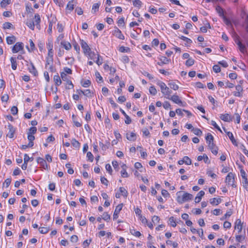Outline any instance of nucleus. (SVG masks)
<instances>
[{"label":"nucleus","mask_w":248,"mask_h":248,"mask_svg":"<svg viewBox=\"0 0 248 248\" xmlns=\"http://www.w3.org/2000/svg\"><path fill=\"white\" fill-rule=\"evenodd\" d=\"M166 98L181 106H184L183 102L181 101L179 97L176 94H174L172 96L170 95L169 96H166Z\"/></svg>","instance_id":"39448f33"},{"label":"nucleus","mask_w":248,"mask_h":248,"mask_svg":"<svg viewBox=\"0 0 248 248\" xmlns=\"http://www.w3.org/2000/svg\"><path fill=\"white\" fill-rule=\"evenodd\" d=\"M46 47L48 50L53 49V42L51 40L48 39L46 43Z\"/></svg>","instance_id":"37998d69"},{"label":"nucleus","mask_w":248,"mask_h":248,"mask_svg":"<svg viewBox=\"0 0 248 248\" xmlns=\"http://www.w3.org/2000/svg\"><path fill=\"white\" fill-rule=\"evenodd\" d=\"M73 1H70L66 6V9L69 10L70 11H72L74 8V5L73 3Z\"/></svg>","instance_id":"c9c22d12"},{"label":"nucleus","mask_w":248,"mask_h":248,"mask_svg":"<svg viewBox=\"0 0 248 248\" xmlns=\"http://www.w3.org/2000/svg\"><path fill=\"white\" fill-rule=\"evenodd\" d=\"M123 207V204L121 203L118 204L115 208V211L113 214V219H116L119 217V214L120 212L122 210V208Z\"/></svg>","instance_id":"9d476101"},{"label":"nucleus","mask_w":248,"mask_h":248,"mask_svg":"<svg viewBox=\"0 0 248 248\" xmlns=\"http://www.w3.org/2000/svg\"><path fill=\"white\" fill-rule=\"evenodd\" d=\"M86 54H88L90 57V59L94 60L96 58V54L94 52H92L91 50L90 52H88Z\"/></svg>","instance_id":"338daca9"},{"label":"nucleus","mask_w":248,"mask_h":248,"mask_svg":"<svg viewBox=\"0 0 248 248\" xmlns=\"http://www.w3.org/2000/svg\"><path fill=\"white\" fill-rule=\"evenodd\" d=\"M208 147H209L210 149L211 150L213 154H214L215 155H217V154L218 148L215 145L214 143L213 144L212 146V144L208 145Z\"/></svg>","instance_id":"b1692460"},{"label":"nucleus","mask_w":248,"mask_h":248,"mask_svg":"<svg viewBox=\"0 0 248 248\" xmlns=\"http://www.w3.org/2000/svg\"><path fill=\"white\" fill-rule=\"evenodd\" d=\"M243 183V187L248 191V179H246L245 180H244Z\"/></svg>","instance_id":"774afa93"},{"label":"nucleus","mask_w":248,"mask_h":248,"mask_svg":"<svg viewBox=\"0 0 248 248\" xmlns=\"http://www.w3.org/2000/svg\"><path fill=\"white\" fill-rule=\"evenodd\" d=\"M180 38L186 41L187 44H190L192 42V40L190 39H189L187 37H185L184 36H181V37H180Z\"/></svg>","instance_id":"864d4df0"},{"label":"nucleus","mask_w":248,"mask_h":248,"mask_svg":"<svg viewBox=\"0 0 248 248\" xmlns=\"http://www.w3.org/2000/svg\"><path fill=\"white\" fill-rule=\"evenodd\" d=\"M121 174L122 177L124 178H126L129 176L126 170L124 169H122V170L121 171Z\"/></svg>","instance_id":"680f3d73"},{"label":"nucleus","mask_w":248,"mask_h":248,"mask_svg":"<svg viewBox=\"0 0 248 248\" xmlns=\"http://www.w3.org/2000/svg\"><path fill=\"white\" fill-rule=\"evenodd\" d=\"M149 92L151 94L155 95L157 93V90L154 86H151L149 88Z\"/></svg>","instance_id":"09e8293b"},{"label":"nucleus","mask_w":248,"mask_h":248,"mask_svg":"<svg viewBox=\"0 0 248 248\" xmlns=\"http://www.w3.org/2000/svg\"><path fill=\"white\" fill-rule=\"evenodd\" d=\"M28 69L30 72L33 76H37L38 75V72L32 62H31V67H29Z\"/></svg>","instance_id":"2eb2a0df"},{"label":"nucleus","mask_w":248,"mask_h":248,"mask_svg":"<svg viewBox=\"0 0 248 248\" xmlns=\"http://www.w3.org/2000/svg\"><path fill=\"white\" fill-rule=\"evenodd\" d=\"M36 131H37V128L36 127H34V126L31 127L29 129V132L28 133V134H30L31 135H33L36 133Z\"/></svg>","instance_id":"6e6d98bb"},{"label":"nucleus","mask_w":248,"mask_h":248,"mask_svg":"<svg viewBox=\"0 0 248 248\" xmlns=\"http://www.w3.org/2000/svg\"><path fill=\"white\" fill-rule=\"evenodd\" d=\"M13 26V25L10 23V22H5L3 24V28L4 29H9L10 28H11Z\"/></svg>","instance_id":"49530a36"},{"label":"nucleus","mask_w":248,"mask_h":248,"mask_svg":"<svg viewBox=\"0 0 248 248\" xmlns=\"http://www.w3.org/2000/svg\"><path fill=\"white\" fill-rule=\"evenodd\" d=\"M157 84L160 87L162 93L165 96H169L171 93V91L166 86L165 83L162 81H158Z\"/></svg>","instance_id":"f257e3e1"},{"label":"nucleus","mask_w":248,"mask_h":248,"mask_svg":"<svg viewBox=\"0 0 248 248\" xmlns=\"http://www.w3.org/2000/svg\"><path fill=\"white\" fill-rule=\"evenodd\" d=\"M97 59L95 61V62L98 65H100L102 64L103 62V59L98 55H97Z\"/></svg>","instance_id":"0e129e2a"},{"label":"nucleus","mask_w":248,"mask_h":248,"mask_svg":"<svg viewBox=\"0 0 248 248\" xmlns=\"http://www.w3.org/2000/svg\"><path fill=\"white\" fill-rule=\"evenodd\" d=\"M227 135L229 137V138L230 140H231V142H232V143L234 145L237 146L238 145L237 142L236 140H235L232 133L231 132H227Z\"/></svg>","instance_id":"a211bd4d"},{"label":"nucleus","mask_w":248,"mask_h":248,"mask_svg":"<svg viewBox=\"0 0 248 248\" xmlns=\"http://www.w3.org/2000/svg\"><path fill=\"white\" fill-rule=\"evenodd\" d=\"M168 85L170 88L175 91L179 89V86L174 82L171 81L169 83Z\"/></svg>","instance_id":"c85d7f7f"},{"label":"nucleus","mask_w":248,"mask_h":248,"mask_svg":"<svg viewBox=\"0 0 248 248\" xmlns=\"http://www.w3.org/2000/svg\"><path fill=\"white\" fill-rule=\"evenodd\" d=\"M91 83V82L90 80L87 79L84 82L81 83V84L83 87L86 88L89 87Z\"/></svg>","instance_id":"bf43d9fd"},{"label":"nucleus","mask_w":248,"mask_h":248,"mask_svg":"<svg viewBox=\"0 0 248 248\" xmlns=\"http://www.w3.org/2000/svg\"><path fill=\"white\" fill-rule=\"evenodd\" d=\"M213 69L214 71L216 73H219L221 71L220 67L218 65H214L213 67Z\"/></svg>","instance_id":"052dcab7"},{"label":"nucleus","mask_w":248,"mask_h":248,"mask_svg":"<svg viewBox=\"0 0 248 248\" xmlns=\"http://www.w3.org/2000/svg\"><path fill=\"white\" fill-rule=\"evenodd\" d=\"M10 61L11 62L12 68L15 70L17 68V63L16 58H14L13 57H11Z\"/></svg>","instance_id":"a878e982"},{"label":"nucleus","mask_w":248,"mask_h":248,"mask_svg":"<svg viewBox=\"0 0 248 248\" xmlns=\"http://www.w3.org/2000/svg\"><path fill=\"white\" fill-rule=\"evenodd\" d=\"M120 193L124 197H126L128 192L126 189L123 187H120L119 188Z\"/></svg>","instance_id":"4c0bfd02"},{"label":"nucleus","mask_w":248,"mask_h":248,"mask_svg":"<svg viewBox=\"0 0 248 248\" xmlns=\"http://www.w3.org/2000/svg\"><path fill=\"white\" fill-rule=\"evenodd\" d=\"M220 118L225 121V122H230L231 121H232V119H231V116H230V115L229 114H222L220 115Z\"/></svg>","instance_id":"6ab92c4d"},{"label":"nucleus","mask_w":248,"mask_h":248,"mask_svg":"<svg viewBox=\"0 0 248 248\" xmlns=\"http://www.w3.org/2000/svg\"><path fill=\"white\" fill-rule=\"evenodd\" d=\"M205 193L203 190L200 191L195 197V202L196 203H199L202 200V197L204 196Z\"/></svg>","instance_id":"f3484780"},{"label":"nucleus","mask_w":248,"mask_h":248,"mask_svg":"<svg viewBox=\"0 0 248 248\" xmlns=\"http://www.w3.org/2000/svg\"><path fill=\"white\" fill-rule=\"evenodd\" d=\"M234 228L235 230H238L239 233L241 232L242 229V225L240 219H238L236 220L235 223Z\"/></svg>","instance_id":"dca6fc26"},{"label":"nucleus","mask_w":248,"mask_h":248,"mask_svg":"<svg viewBox=\"0 0 248 248\" xmlns=\"http://www.w3.org/2000/svg\"><path fill=\"white\" fill-rule=\"evenodd\" d=\"M34 23L36 26L37 28L39 30L40 29V22H41V17L40 15L38 14H36L34 15Z\"/></svg>","instance_id":"f8f14e48"},{"label":"nucleus","mask_w":248,"mask_h":248,"mask_svg":"<svg viewBox=\"0 0 248 248\" xmlns=\"http://www.w3.org/2000/svg\"><path fill=\"white\" fill-rule=\"evenodd\" d=\"M126 138H127V139L129 140L134 141L136 139V135L134 133L131 132L129 135L127 134Z\"/></svg>","instance_id":"c756f323"},{"label":"nucleus","mask_w":248,"mask_h":248,"mask_svg":"<svg viewBox=\"0 0 248 248\" xmlns=\"http://www.w3.org/2000/svg\"><path fill=\"white\" fill-rule=\"evenodd\" d=\"M159 60L160 62H157V64L159 65H162L164 64H168L170 62V59H168L165 56H162L159 58Z\"/></svg>","instance_id":"ddd939ff"},{"label":"nucleus","mask_w":248,"mask_h":248,"mask_svg":"<svg viewBox=\"0 0 248 248\" xmlns=\"http://www.w3.org/2000/svg\"><path fill=\"white\" fill-rule=\"evenodd\" d=\"M130 232L131 234L136 237H139L141 235L140 232L139 231H136L133 227V228L130 229Z\"/></svg>","instance_id":"bb28decb"},{"label":"nucleus","mask_w":248,"mask_h":248,"mask_svg":"<svg viewBox=\"0 0 248 248\" xmlns=\"http://www.w3.org/2000/svg\"><path fill=\"white\" fill-rule=\"evenodd\" d=\"M183 161H184V163L186 165H190L191 164V160L189 158V157L187 156H185L183 158Z\"/></svg>","instance_id":"a18cd8bd"},{"label":"nucleus","mask_w":248,"mask_h":248,"mask_svg":"<svg viewBox=\"0 0 248 248\" xmlns=\"http://www.w3.org/2000/svg\"><path fill=\"white\" fill-rule=\"evenodd\" d=\"M240 173H241V175L242 178L244 180H245L246 179H248L247 174L244 170L241 169L240 170Z\"/></svg>","instance_id":"e2e57ef3"},{"label":"nucleus","mask_w":248,"mask_h":248,"mask_svg":"<svg viewBox=\"0 0 248 248\" xmlns=\"http://www.w3.org/2000/svg\"><path fill=\"white\" fill-rule=\"evenodd\" d=\"M205 140L208 145L211 144H212V146L213 145V144L214 143V137L211 134L208 133L205 137Z\"/></svg>","instance_id":"4468645a"},{"label":"nucleus","mask_w":248,"mask_h":248,"mask_svg":"<svg viewBox=\"0 0 248 248\" xmlns=\"http://www.w3.org/2000/svg\"><path fill=\"white\" fill-rule=\"evenodd\" d=\"M112 34L120 39H124V36L122 34V31L116 27H115L114 30L112 31Z\"/></svg>","instance_id":"0eeeda50"},{"label":"nucleus","mask_w":248,"mask_h":248,"mask_svg":"<svg viewBox=\"0 0 248 248\" xmlns=\"http://www.w3.org/2000/svg\"><path fill=\"white\" fill-rule=\"evenodd\" d=\"M61 45L67 50H70L72 47V46L70 43L64 41H62Z\"/></svg>","instance_id":"412c9836"},{"label":"nucleus","mask_w":248,"mask_h":248,"mask_svg":"<svg viewBox=\"0 0 248 248\" xmlns=\"http://www.w3.org/2000/svg\"><path fill=\"white\" fill-rule=\"evenodd\" d=\"M99 145L102 150L106 151L107 149L108 148V147L110 145V143H109V142H108V145H107V144H104L103 142L100 141Z\"/></svg>","instance_id":"2f4dec72"},{"label":"nucleus","mask_w":248,"mask_h":248,"mask_svg":"<svg viewBox=\"0 0 248 248\" xmlns=\"http://www.w3.org/2000/svg\"><path fill=\"white\" fill-rule=\"evenodd\" d=\"M61 77L63 81H67L68 80H69L68 76L64 72L61 73Z\"/></svg>","instance_id":"8fccbe9b"},{"label":"nucleus","mask_w":248,"mask_h":248,"mask_svg":"<svg viewBox=\"0 0 248 248\" xmlns=\"http://www.w3.org/2000/svg\"><path fill=\"white\" fill-rule=\"evenodd\" d=\"M11 3V0H2L0 2L1 7H5L7 5Z\"/></svg>","instance_id":"ea45409f"},{"label":"nucleus","mask_w":248,"mask_h":248,"mask_svg":"<svg viewBox=\"0 0 248 248\" xmlns=\"http://www.w3.org/2000/svg\"><path fill=\"white\" fill-rule=\"evenodd\" d=\"M80 45L83 50V52L85 54H86L88 52H90V51L91 50L87 43L84 40H81Z\"/></svg>","instance_id":"1a4fd4ad"},{"label":"nucleus","mask_w":248,"mask_h":248,"mask_svg":"<svg viewBox=\"0 0 248 248\" xmlns=\"http://www.w3.org/2000/svg\"><path fill=\"white\" fill-rule=\"evenodd\" d=\"M30 44L31 49H30V48L28 46H27L26 47L28 49V51L29 52H31V51H33L34 50V49L35 48V45L33 43V42L32 41V40H31V39L30 40Z\"/></svg>","instance_id":"a19ab883"},{"label":"nucleus","mask_w":248,"mask_h":248,"mask_svg":"<svg viewBox=\"0 0 248 248\" xmlns=\"http://www.w3.org/2000/svg\"><path fill=\"white\" fill-rule=\"evenodd\" d=\"M216 11L219 14V15L221 17L224 16V10L220 6H217L216 7Z\"/></svg>","instance_id":"cd10ccee"},{"label":"nucleus","mask_w":248,"mask_h":248,"mask_svg":"<svg viewBox=\"0 0 248 248\" xmlns=\"http://www.w3.org/2000/svg\"><path fill=\"white\" fill-rule=\"evenodd\" d=\"M226 182L228 185L233 187H236V185L234 184V175L232 172H229L226 177Z\"/></svg>","instance_id":"20e7f679"},{"label":"nucleus","mask_w":248,"mask_h":248,"mask_svg":"<svg viewBox=\"0 0 248 248\" xmlns=\"http://www.w3.org/2000/svg\"><path fill=\"white\" fill-rule=\"evenodd\" d=\"M53 80L56 86H58L60 85L62 83V81L60 78V77L58 74L54 75Z\"/></svg>","instance_id":"393cba45"},{"label":"nucleus","mask_w":248,"mask_h":248,"mask_svg":"<svg viewBox=\"0 0 248 248\" xmlns=\"http://www.w3.org/2000/svg\"><path fill=\"white\" fill-rule=\"evenodd\" d=\"M78 236L76 235H73L70 238V241L72 243H76L78 241Z\"/></svg>","instance_id":"4d7b16f0"},{"label":"nucleus","mask_w":248,"mask_h":248,"mask_svg":"<svg viewBox=\"0 0 248 248\" xmlns=\"http://www.w3.org/2000/svg\"><path fill=\"white\" fill-rule=\"evenodd\" d=\"M100 6V4L96 3H94L92 8V12L95 13L96 12L98 11L99 10V8Z\"/></svg>","instance_id":"79ce46f5"},{"label":"nucleus","mask_w":248,"mask_h":248,"mask_svg":"<svg viewBox=\"0 0 248 248\" xmlns=\"http://www.w3.org/2000/svg\"><path fill=\"white\" fill-rule=\"evenodd\" d=\"M11 112L13 115H16V114H17L18 112L17 108L16 106L12 107L11 109Z\"/></svg>","instance_id":"5fc2aeb1"},{"label":"nucleus","mask_w":248,"mask_h":248,"mask_svg":"<svg viewBox=\"0 0 248 248\" xmlns=\"http://www.w3.org/2000/svg\"><path fill=\"white\" fill-rule=\"evenodd\" d=\"M185 64L187 66H191L194 64V60L192 58H189L186 61Z\"/></svg>","instance_id":"58836bf2"},{"label":"nucleus","mask_w":248,"mask_h":248,"mask_svg":"<svg viewBox=\"0 0 248 248\" xmlns=\"http://www.w3.org/2000/svg\"><path fill=\"white\" fill-rule=\"evenodd\" d=\"M169 221L171 226L173 227H175L176 226L177 224L175 221L174 218L173 217H170L169 218Z\"/></svg>","instance_id":"3c124183"},{"label":"nucleus","mask_w":248,"mask_h":248,"mask_svg":"<svg viewBox=\"0 0 248 248\" xmlns=\"http://www.w3.org/2000/svg\"><path fill=\"white\" fill-rule=\"evenodd\" d=\"M26 25L31 30H34V26H35V23L34 21L29 20L27 21L26 23Z\"/></svg>","instance_id":"7c9ffc66"},{"label":"nucleus","mask_w":248,"mask_h":248,"mask_svg":"<svg viewBox=\"0 0 248 248\" xmlns=\"http://www.w3.org/2000/svg\"><path fill=\"white\" fill-rule=\"evenodd\" d=\"M37 162L39 164L41 167L45 170L48 169V165L47 164L46 161L43 158L39 157L36 159Z\"/></svg>","instance_id":"6e6552de"},{"label":"nucleus","mask_w":248,"mask_h":248,"mask_svg":"<svg viewBox=\"0 0 248 248\" xmlns=\"http://www.w3.org/2000/svg\"><path fill=\"white\" fill-rule=\"evenodd\" d=\"M193 195L187 192H184L183 196L181 198L180 196L177 197V201L178 203H182L184 202L192 200Z\"/></svg>","instance_id":"f03ea898"},{"label":"nucleus","mask_w":248,"mask_h":248,"mask_svg":"<svg viewBox=\"0 0 248 248\" xmlns=\"http://www.w3.org/2000/svg\"><path fill=\"white\" fill-rule=\"evenodd\" d=\"M232 214V210H230V211L226 212V213L224 215V216L221 218V220H223L224 219L230 217Z\"/></svg>","instance_id":"c03bdc74"},{"label":"nucleus","mask_w":248,"mask_h":248,"mask_svg":"<svg viewBox=\"0 0 248 248\" xmlns=\"http://www.w3.org/2000/svg\"><path fill=\"white\" fill-rule=\"evenodd\" d=\"M211 124L213 126L215 127L216 129H217L218 131H219L220 132H222V131L220 127L218 126V125L217 124L215 121L212 120L211 122Z\"/></svg>","instance_id":"13d9d810"},{"label":"nucleus","mask_w":248,"mask_h":248,"mask_svg":"<svg viewBox=\"0 0 248 248\" xmlns=\"http://www.w3.org/2000/svg\"><path fill=\"white\" fill-rule=\"evenodd\" d=\"M71 144L72 145L76 148H79L80 147V143L77 140L75 139H73L71 140Z\"/></svg>","instance_id":"473e14b6"},{"label":"nucleus","mask_w":248,"mask_h":248,"mask_svg":"<svg viewBox=\"0 0 248 248\" xmlns=\"http://www.w3.org/2000/svg\"><path fill=\"white\" fill-rule=\"evenodd\" d=\"M221 202V199L220 198L217 199L214 198L210 200V202L212 205H217Z\"/></svg>","instance_id":"5701e85b"},{"label":"nucleus","mask_w":248,"mask_h":248,"mask_svg":"<svg viewBox=\"0 0 248 248\" xmlns=\"http://www.w3.org/2000/svg\"><path fill=\"white\" fill-rule=\"evenodd\" d=\"M192 131L194 133V134L198 136H201L202 134V131L200 129L197 128H193Z\"/></svg>","instance_id":"f704fd0d"},{"label":"nucleus","mask_w":248,"mask_h":248,"mask_svg":"<svg viewBox=\"0 0 248 248\" xmlns=\"http://www.w3.org/2000/svg\"><path fill=\"white\" fill-rule=\"evenodd\" d=\"M16 41V37L12 35L11 36H8L6 37V42L8 45H12L14 44Z\"/></svg>","instance_id":"aec40b11"},{"label":"nucleus","mask_w":248,"mask_h":248,"mask_svg":"<svg viewBox=\"0 0 248 248\" xmlns=\"http://www.w3.org/2000/svg\"><path fill=\"white\" fill-rule=\"evenodd\" d=\"M235 43L238 45L239 50L243 54L247 52V48L245 45H243L239 40V37L237 34L235 35L234 39Z\"/></svg>","instance_id":"7ed1b4c3"},{"label":"nucleus","mask_w":248,"mask_h":248,"mask_svg":"<svg viewBox=\"0 0 248 248\" xmlns=\"http://www.w3.org/2000/svg\"><path fill=\"white\" fill-rule=\"evenodd\" d=\"M24 49V45L22 42H17L12 48V52L14 53H17Z\"/></svg>","instance_id":"423d86ee"},{"label":"nucleus","mask_w":248,"mask_h":248,"mask_svg":"<svg viewBox=\"0 0 248 248\" xmlns=\"http://www.w3.org/2000/svg\"><path fill=\"white\" fill-rule=\"evenodd\" d=\"M39 231L41 233L46 234L49 232V229L47 227H40L39 228Z\"/></svg>","instance_id":"e433bc0d"},{"label":"nucleus","mask_w":248,"mask_h":248,"mask_svg":"<svg viewBox=\"0 0 248 248\" xmlns=\"http://www.w3.org/2000/svg\"><path fill=\"white\" fill-rule=\"evenodd\" d=\"M102 218L105 221H108L110 219V216L107 213H104Z\"/></svg>","instance_id":"69168bd1"},{"label":"nucleus","mask_w":248,"mask_h":248,"mask_svg":"<svg viewBox=\"0 0 248 248\" xmlns=\"http://www.w3.org/2000/svg\"><path fill=\"white\" fill-rule=\"evenodd\" d=\"M95 75L96 78V81L98 83H101L103 82V78L98 71H96L95 72Z\"/></svg>","instance_id":"72a5a7b5"},{"label":"nucleus","mask_w":248,"mask_h":248,"mask_svg":"<svg viewBox=\"0 0 248 248\" xmlns=\"http://www.w3.org/2000/svg\"><path fill=\"white\" fill-rule=\"evenodd\" d=\"M28 139L29 141V146H33L34 145L33 140H35V137L33 135L28 133Z\"/></svg>","instance_id":"4be33fe9"},{"label":"nucleus","mask_w":248,"mask_h":248,"mask_svg":"<svg viewBox=\"0 0 248 248\" xmlns=\"http://www.w3.org/2000/svg\"><path fill=\"white\" fill-rule=\"evenodd\" d=\"M87 157H88V160L90 162H93V161L94 157H93V155L92 154V153L91 152H87Z\"/></svg>","instance_id":"603ef678"},{"label":"nucleus","mask_w":248,"mask_h":248,"mask_svg":"<svg viewBox=\"0 0 248 248\" xmlns=\"http://www.w3.org/2000/svg\"><path fill=\"white\" fill-rule=\"evenodd\" d=\"M133 4L135 7L140 8L141 6L142 2L140 0H135L133 1Z\"/></svg>","instance_id":"de8ad7c7"},{"label":"nucleus","mask_w":248,"mask_h":248,"mask_svg":"<svg viewBox=\"0 0 248 248\" xmlns=\"http://www.w3.org/2000/svg\"><path fill=\"white\" fill-rule=\"evenodd\" d=\"M8 128L9 129V132L7 134V136L10 138H13L14 136L15 129L14 128L13 126L10 123L8 124Z\"/></svg>","instance_id":"9b49d317"}]
</instances>
